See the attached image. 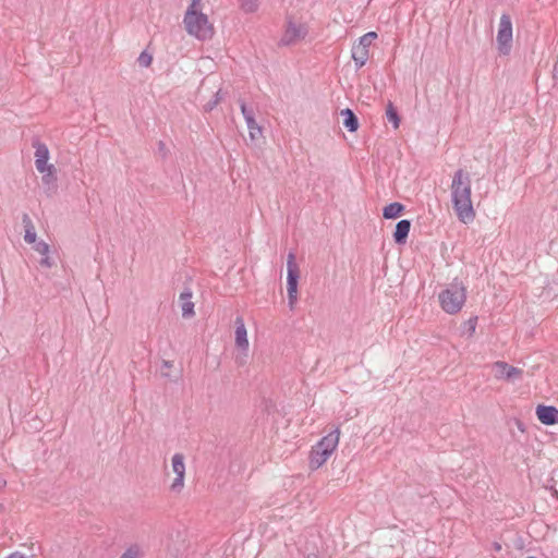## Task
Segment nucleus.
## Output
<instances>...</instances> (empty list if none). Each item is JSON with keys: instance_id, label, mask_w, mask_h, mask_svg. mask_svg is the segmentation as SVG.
<instances>
[{"instance_id": "obj_1", "label": "nucleus", "mask_w": 558, "mask_h": 558, "mask_svg": "<svg viewBox=\"0 0 558 558\" xmlns=\"http://www.w3.org/2000/svg\"><path fill=\"white\" fill-rule=\"evenodd\" d=\"M451 202L458 219L470 223L475 218V210L471 201V177L463 169H458L451 182Z\"/></svg>"}, {"instance_id": "obj_2", "label": "nucleus", "mask_w": 558, "mask_h": 558, "mask_svg": "<svg viewBox=\"0 0 558 558\" xmlns=\"http://www.w3.org/2000/svg\"><path fill=\"white\" fill-rule=\"evenodd\" d=\"M184 25L186 32L199 40H207L214 36V27L204 13H193L186 11L184 15Z\"/></svg>"}, {"instance_id": "obj_3", "label": "nucleus", "mask_w": 558, "mask_h": 558, "mask_svg": "<svg viewBox=\"0 0 558 558\" xmlns=\"http://www.w3.org/2000/svg\"><path fill=\"white\" fill-rule=\"evenodd\" d=\"M466 299L465 288L462 283L453 282L440 292L439 302L441 308L448 314L461 311Z\"/></svg>"}, {"instance_id": "obj_4", "label": "nucleus", "mask_w": 558, "mask_h": 558, "mask_svg": "<svg viewBox=\"0 0 558 558\" xmlns=\"http://www.w3.org/2000/svg\"><path fill=\"white\" fill-rule=\"evenodd\" d=\"M287 290L290 308H293L298 301V286L300 279V269L295 262L294 253L290 252L287 259Z\"/></svg>"}, {"instance_id": "obj_5", "label": "nucleus", "mask_w": 558, "mask_h": 558, "mask_svg": "<svg viewBox=\"0 0 558 558\" xmlns=\"http://www.w3.org/2000/svg\"><path fill=\"white\" fill-rule=\"evenodd\" d=\"M512 43V23L510 15L502 14L500 16L499 29L497 33L498 50L501 54H508Z\"/></svg>"}, {"instance_id": "obj_6", "label": "nucleus", "mask_w": 558, "mask_h": 558, "mask_svg": "<svg viewBox=\"0 0 558 558\" xmlns=\"http://www.w3.org/2000/svg\"><path fill=\"white\" fill-rule=\"evenodd\" d=\"M307 33L308 28L305 24H295L292 21H288L286 32L280 39V45H294L299 40L304 39Z\"/></svg>"}, {"instance_id": "obj_7", "label": "nucleus", "mask_w": 558, "mask_h": 558, "mask_svg": "<svg viewBox=\"0 0 558 558\" xmlns=\"http://www.w3.org/2000/svg\"><path fill=\"white\" fill-rule=\"evenodd\" d=\"M494 376L497 379L514 381L521 378L523 371L509 365L507 362L498 361L493 364Z\"/></svg>"}, {"instance_id": "obj_8", "label": "nucleus", "mask_w": 558, "mask_h": 558, "mask_svg": "<svg viewBox=\"0 0 558 558\" xmlns=\"http://www.w3.org/2000/svg\"><path fill=\"white\" fill-rule=\"evenodd\" d=\"M239 105L250 131V137L251 140L255 141L262 135V126H259L255 120L254 109L248 107L242 99L239 100Z\"/></svg>"}, {"instance_id": "obj_9", "label": "nucleus", "mask_w": 558, "mask_h": 558, "mask_svg": "<svg viewBox=\"0 0 558 558\" xmlns=\"http://www.w3.org/2000/svg\"><path fill=\"white\" fill-rule=\"evenodd\" d=\"M33 146L35 147V166L36 169L44 173L46 169H48V159H49V149L46 144L39 142L38 140L34 141Z\"/></svg>"}, {"instance_id": "obj_10", "label": "nucleus", "mask_w": 558, "mask_h": 558, "mask_svg": "<svg viewBox=\"0 0 558 558\" xmlns=\"http://www.w3.org/2000/svg\"><path fill=\"white\" fill-rule=\"evenodd\" d=\"M538 421L545 425L558 424V409L553 405L538 404L536 408Z\"/></svg>"}, {"instance_id": "obj_11", "label": "nucleus", "mask_w": 558, "mask_h": 558, "mask_svg": "<svg viewBox=\"0 0 558 558\" xmlns=\"http://www.w3.org/2000/svg\"><path fill=\"white\" fill-rule=\"evenodd\" d=\"M339 436L340 430L337 427L336 429L331 430L328 435L323 437L315 447L318 448V450L323 449L326 451L327 454H330L333 452V450L337 448L339 442Z\"/></svg>"}, {"instance_id": "obj_12", "label": "nucleus", "mask_w": 558, "mask_h": 558, "mask_svg": "<svg viewBox=\"0 0 558 558\" xmlns=\"http://www.w3.org/2000/svg\"><path fill=\"white\" fill-rule=\"evenodd\" d=\"M235 345L242 351H247L248 340L244 319L241 316L235 318Z\"/></svg>"}, {"instance_id": "obj_13", "label": "nucleus", "mask_w": 558, "mask_h": 558, "mask_svg": "<svg viewBox=\"0 0 558 558\" xmlns=\"http://www.w3.org/2000/svg\"><path fill=\"white\" fill-rule=\"evenodd\" d=\"M411 229V221L408 219H402L398 221L396 225V229L393 231V241L398 245H402L407 243L409 232Z\"/></svg>"}, {"instance_id": "obj_14", "label": "nucleus", "mask_w": 558, "mask_h": 558, "mask_svg": "<svg viewBox=\"0 0 558 558\" xmlns=\"http://www.w3.org/2000/svg\"><path fill=\"white\" fill-rule=\"evenodd\" d=\"M180 302H181V310H182V316L184 318H191L195 315L194 312V303L192 302V291L190 288H185L180 293Z\"/></svg>"}, {"instance_id": "obj_15", "label": "nucleus", "mask_w": 558, "mask_h": 558, "mask_svg": "<svg viewBox=\"0 0 558 558\" xmlns=\"http://www.w3.org/2000/svg\"><path fill=\"white\" fill-rule=\"evenodd\" d=\"M330 457L323 449L318 450L315 446L312 448L310 452V468L311 470H317L320 468Z\"/></svg>"}, {"instance_id": "obj_16", "label": "nucleus", "mask_w": 558, "mask_h": 558, "mask_svg": "<svg viewBox=\"0 0 558 558\" xmlns=\"http://www.w3.org/2000/svg\"><path fill=\"white\" fill-rule=\"evenodd\" d=\"M368 56L369 50L367 48L362 47L359 44L353 45L352 59L356 65V69H361L366 63Z\"/></svg>"}, {"instance_id": "obj_17", "label": "nucleus", "mask_w": 558, "mask_h": 558, "mask_svg": "<svg viewBox=\"0 0 558 558\" xmlns=\"http://www.w3.org/2000/svg\"><path fill=\"white\" fill-rule=\"evenodd\" d=\"M343 125L349 132H355L359 129V119L356 114L349 108L341 110Z\"/></svg>"}, {"instance_id": "obj_18", "label": "nucleus", "mask_w": 558, "mask_h": 558, "mask_svg": "<svg viewBox=\"0 0 558 558\" xmlns=\"http://www.w3.org/2000/svg\"><path fill=\"white\" fill-rule=\"evenodd\" d=\"M22 223L24 226V229H25V234H24V240L25 242L32 244V243H36V238H37V234H36V231H35V227H34V223L29 217L28 214L24 213L23 216H22Z\"/></svg>"}, {"instance_id": "obj_19", "label": "nucleus", "mask_w": 558, "mask_h": 558, "mask_svg": "<svg viewBox=\"0 0 558 558\" xmlns=\"http://www.w3.org/2000/svg\"><path fill=\"white\" fill-rule=\"evenodd\" d=\"M404 205L399 202L388 204L383 209V217L385 219H397L404 210Z\"/></svg>"}, {"instance_id": "obj_20", "label": "nucleus", "mask_w": 558, "mask_h": 558, "mask_svg": "<svg viewBox=\"0 0 558 558\" xmlns=\"http://www.w3.org/2000/svg\"><path fill=\"white\" fill-rule=\"evenodd\" d=\"M386 117L389 122L392 123L393 129H398L400 125V116L398 113L397 108L393 106L391 101H388L386 107Z\"/></svg>"}, {"instance_id": "obj_21", "label": "nucleus", "mask_w": 558, "mask_h": 558, "mask_svg": "<svg viewBox=\"0 0 558 558\" xmlns=\"http://www.w3.org/2000/svg\"><path fill=\"white\" fill-rule=\"evenodd\" d=\"M172 469L175 475H185L184 457L182 453H175L172 457Z\"/></svg>"}, {"instance_id": "obj_22", "label": "nucleus", "mask_w": 558, "mask_h": 558, "mask_svg": "<svg viewBox=\"0 0 558 558\" xmlns=\"http://www.w3.org/2000/svg\"><path fill=\"white\" fill-rule=\"evenodd\" d=\"M377 38V33L375 32H368L366 34H364L363 36L360 37L359 39V45L362 46V47H365V48H369V46L372 45L373 40Z\"/></svg>"}, {"instance_id": "obj_23", "label": "nucleus", "mask_w": 558, "mask_h": 558, "mask_svg": "<svg viewBox=\"0 0 558 558\" xmlns=\"http://www.w3.org/2000/svg\"><path fill=\"white\" fill-rule=\"evenodd\" d=\"M56 173H57V170H56L54 166L53 165L48 166V169H46V171L44 172V175L41 178L43 182L45 184H50V183L54 182L57 180Z\"/></svg>"}, {"instance_id": "obj_24", "label": "nucleus", "mask_w": 558, "mask_h": 558, "mask_svg": "<svg viewBox=\"0 0 558 558\" xmlns=\"http://www.w3.org/2000/svg\"><path fill=\"white\" fill-rule=\"evenodd\" d=\"M120 558H142V553L138 545H131Z\"/></svg>"}, {"instance_id": "obj_25", "label": "nucleus", "mask_w": 558, "mask_h": 558, "mask_svg": "<svg viewBox=\"0 0 558 558\" xmlns=\"http://www.w3.org/2000/svg\"><path fill=\"white\" fill-rule=\"evenodd\" d=\"M153 56L148 53L146 50L142 51L137 58V62L141 66L147 68L151 64Z\"/></svg>"}, {"instance_id": "obj_26", "label": "nucleus", "mask_w": 558, "mask_h": 558, "mask_svg": "<svg viewBox=\"0 0 558 558\" xmlns=\"http://www.w3.org/2000/svg\"><path fill=\"white\" fill-rule=\"evenodd\" d=\"M242 3V8L245 12H254L257 10L258 3L257 0H240Z\"/></svg>"}, {"instance_id": "obj_27", "label": "nucleus", "mask_w": 558, "mask_h": 558, "mask_svg": "<svg viewBox=\"0 0 558 558\" xmlns=\"http://www.w3.org/2000/svg\"><path fill=\"white\" fill-rule=\"evenodd\" d=\"M34 250L43 256L49 254L50 246L45 241H39L35 243Z\"/></svg>"}, {"instance_id": "obj_28", "label": "nucleus", "mask_w": 558, "mask_h": 558, "mask_svg": "<svg viewBox=\"0 0 558 558\" xmlns=\"http://www.w3.org/2000/svg\"><path fill=\"white\" fill-rule=\"evenodd\" d=\"M221 100V96H220V90H218L211 100H209L205 106H204V109L205 111H211L218 104L219 101Z\"/></svg>"}, {"instance_id": "obj_29", "label": "nucleus", "mask_w": 558, "mask_h": 558, "mask_svg": "<svg viewBox=\"0 0 558 558\" xmlns=\"http://www.w3.org/2000/svg\"><path fill=\"white\" fill-rule=\"evenodd\" d=\"M184 485V475H177L171 484V490L180 492Z\"/></svg>"}, {"instance_id": "obj_30", "label": "nucleus", "mask_w": 558, "mask_h": 558, "mask_svg": "<svg viewBox=\"0 0 558 558\" xmlns=\"http://www.w3.org/2000/svg\"><path fill=\"white\" fill-rule=\"evenodd\" d=\"M39 265L45 268H51L54 265L53 259L47 255H43L41 259L39 260Z\"/></svg>"}, {"instance_id": "obj_31", "label": "nucleus", "mask_w": 558, "mask_h": 558, "mask_svg": "<svg viewBox=\"0 0 558 558\" xmlns=\"http://www.w3.org/2000/svg\"><path fill=\"white\" fill-rule=\"evenodd\" d=\"M476 323H477V317H472L468 322H465L464 325H465L470 336H472L474 333L475 328H476Z\"/></svg>"}, {"instance_id": "obj_32", "label": "nucleus", "mask_w": 558, "mask_h": 558, "mask_svg": "<svg viewBox=\"0 0 558 558\" xmlns=\"http://www.w3.org/2000/svg\"><path fill=\"white\" fill-rule=\"evenodd\" d=\"M201 2L202 0H191V4L189 5L186 11H192L193 13H201Z\"/></svg>"}, {"instance_id": "obj_33", "label": "nucleus", "mask_w": 558, "mask_h": 558, "mask_svg": "<svg viewBox=\"0 0 558 558\" xmlns=\"http://www.w3.org/2000/svg\"><path fill=\"white\" fill-rule=\"evenodd\" d=\"M172 365L173 364L170 361H166V360L162 361V368L169 369L170 367H172ZM161 376L170 378V374L165 372L163 369H161Z\"/></svg>"}, {"instance_id": "obj_34", "label": "nucleus", "mask_w": 558, "mask_h": 558, "mask_svg": "<svg viewBox=\"0 0 558 558\" xmlns=\"http://www.w3.org/2000/svg\"><path fill=\"white\" fill-rule=\"evenodd\" d=\"M158 151L163 158L168 155V148L162 141L158 142Z\"/></svg>"}, {"instance_id": "obj_35", "label": "nucleus", "mask_w": 558, "mask_h": 558, "mask_svg": "<svg viewBox=\"0 0 558 558\" xmlns=\"http://www.w3.org/2000/svg\"><path fill=\"white\" fill-rule=\"evenodd\" d=\"M7 558H26L23 554L15 551L11 555H9Z\"/></svg>"}, {"instance_id": "obj_36", "label": "nucleus", "mask_w": 558, "mask_h": 558, "mask_svg": "<svg viewBox=\"0 0 558 558\" xmlns=\"http://www.w3.org/2000/svg\"><path fill=\"white\" fill-rule=\"evenodd\" d=\"M306 558H319L317 554H310Z\"/></svg>"}, {"instance_id": "obj_37", "label": "nucleus", "mask_w": 558, "mask_h": 558, "mask_svg": "<svg viewBox=\"0 0 558 558\" xmlns=\"http://www.w3.org/2000/svg\"><path fill=\"white\" fill-rule=\"evenodd\" d=\"M494 546L496 550H499L501 548V546L498 543H495Z\"/></svg>"}, {"instance_id": "obj_38", "label": "nucleus", "mask_w": 558, "mask_h": 558, "mask_svg": "<svg viewBox=\"0 0 558 558\" xmlns=\"http://www.w3.org/2000/svg\"><path fill=\"white\" fill-rule=\"evenodd\" d=\"M521 426H522V423H521V422H518V427H519L520 429H522V427H521Z\"/></svg>"}, {"instance_id": "obj_39", "label": "nucleus", "mask_w": 558, "mask_h": 558, "mask_svg": "<svg viewBox=\"0 0 558 558\" xmlns=\"http://www.w3.org/2000/svg\"><path fill=\"white\" fill-rule=\"evenodd\" d=\"M526 558H536V557H534V556H529V557H526Z\"/></svg>"}]
</instances>
